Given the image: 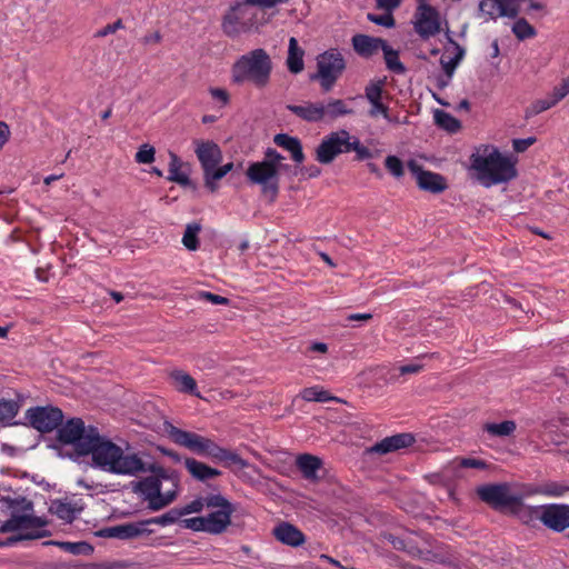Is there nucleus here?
<instances>
[{
  "label": "nucleus",
  "instance_id": "37",
  "mask_svg": "<svg viewBox=\"0 0 569 569\" xmlns=\"http://www.w3.org/2000/svg\"><path fill=\"white\" fill-rule=\"evenodd\" d=\"M200 231H201L200 223L192 222V223L187 224L183 237H182V243L188 250L194 251L199 248L198 233Z\"/></svg>",
  "mask_w": 569,
  "mask_h": 569
},
{
  "label": "nucleus",
  "instance_id": "47",
  "mask_svg": "<svg viewBox=\"0 0 569 569\" xmlns=\"http://www.w3.org/2000/svg\"><path fill=\"white\" fill-rule=\"evenodd\" d=\"M383 84H385V81L383 80H378V81H371L367 87H366V90H365V93H366V98L367 100L371 103V102H376L378 100H381V94H382V90H383Z\"/></svg>",
  "mask_w": 569,
  "mask_h": 569
},
{
  "label": "nucleus",
  "instance_id": "62",
  "mask_svg": "<svg viewBox=\"0 0 569 569\" xmlns=\"http://www.w3.org/2000/svg\"><path fill=\"white\" fill-rule=\"evenodd\" d=\"M209 91L213 99L221 101L223 106L228 104L229 93L227 92V90L221 88H210Z\"/></svg>",
  "mask_w": 569,
  "mask_h": 569
},
{
  "label": "nucleus",
  "instance_id": "10",
  "mask_svg": "<svg viewBox=\"0 0 569 569\" xmlns=\"http://www.w3.org/2000/svg\"><path fill=\"white\" fill-rule=\"evenodd\" d=\"M234 506L221 493H210L208 508L203 518L207 523L208 533H222L228 527H238L232 520Z\"/></svg>",
  "mask_w": 569,
  "mask_h": 569
},
{
  "label": "nucleus",
  "instance_id": "3",
  "mask_svg": "<svg viewBox=\"0 0 569 569\" xmlns=\"http://www.w3.org/2000/svg\"><path fill=\"white\" fill-rule=\"evenodd\" d=\"M163 431L176 445L187 448L198 456L224 462L227 466L234 465L240 468L247 466V462L238 453L221 448L210 438L196 432L182 430L169 421L163 423Z\"/></svg>",
  "mask_w": 569,
  "mask_h": 569
},
{
  "label": "nucleus",
  "instance_id": "46",
  "mask_svg": "<svg viewBox=\"0 0 569 569\" xmlns=\"http://www.w3.org/2000/svg\"><path fill=\"white\" fill-rule=\"evenodd\" d=\"M209 495L206 497H199L192 500L190 503L186 505L182 509H178L181 512V517L184 515L201 512L203 509L208 508Z\"/></svg>",
  "mask_w": 569,
  "mask_h": 569
},
{
  "label": "nucleus",
  "instance_id": "32",
  "mask_svg": "<svg viewBox=\"0 0 569 569\" xmlns=\"http://www.w3.org/2000/svg\"><path fill=\"white\" fill-rule=\"evenodd\" d=\"M382 52L386 67L389 71L396 74H403L407 71L405 64L399 59V52L392 49L390 46H388L387 42L382 48Z\"/></svg>",
  "mask_w": 569,
  "mask_h": 569
},
{
  "label": "nucleus",
  "instance_id": "22",
  "mask_svg": "<svg viewBox=\"0 0 569 569\" xmlns=\"http://www.w3.org/2000/svg\"><path fill=\"white\" fill-rule=\"evenodd\" d=\"M287 109L307 122L323 121L322 102H306L305 104H288Z\"/></svg>",
  "mask_w": 569,
  "mask_h": 569
},
{
  "label": "nucleus",
  "instance_id": "52",
  "mask_svg": "<svg viewBox=\"0 0 569 569\" xmlns=\"http://www.w3.org/2000/svg\"><path fill=\"white\" fill-rule=\"evenodd\" d=\"M197 296L199 299L209 301L213 305H229L230 302L228 298L208 291H199Z\"/></svg>",
  "mask_w": 569,
  "mask_h": 569
},
{
  "label": "nucleus",
  "instance_id": "29",
  "mask_svg": "<svg viewBox=\"0 0 569 569\" xmlns=\"http://www.w3.org/2000/svg\"><path fill=\"white\" fill-rule=\"evenodd\" d=\"M181 166L182 163L180 158L176 153L170 152L168 180L177 182L182 187H190L192 189H196V184L189 179L188 174L186 172L180 171Z\"/></svg>",
  "mask_w": 569,
  "mask_h": 569
},
{
  "label": "nucleus",
  "instance_id": "1",
  "mask_svg": "<svg viewBox=\"0 0 569 569\" xmlns=\"http://www.w3.org/2000/svg\"><path fill=\"white\" fill-rule=\"evenodd\" d=\"M82 447L83 456L91 455L96 467L111 473L136 476L144 469V462L138 455H124L119 446L101 436L98 429L88 438L86 447Z\"/></svg>",
  "mask_w": 569,
  "mask_h": 569
},
{
  "label": "nucleus",
  "instance_id": "58",
  "mask_svg": "<svg viewBox=\"0 0 569 569\" xmlns=\"http://www.w3.org/2000/svg\"><path fill=\"white\" fill-rule=\"evenodd\" d=\"M41 537L42 536H9L7 539L0 540V547H13L24 539H36Z\"/></svg>",
  "mask_w": 569,
  "mask_h": 569
},
{
  "label": "nucleus",
  "instance_id": "5",
  "mask_svg": "<svg viewBox=\"0 0 569 569\" xmlns=\"http://www.w3.org/2000/svg\"><path fill=\"white\" fill-rule=\"evenodd\" d=\"M272 61L264 49L258 48L241 56L232 67L236 83L250 82L256 88H266L270 82Z\"/></svg>",
  "mask_w": 569,
  "mask_h": 569
},
{
  "label": "nucleus",
  "instance_id": "6",
  "mask_svg": "<svg viewBox=\"0 0 569 569\" xmlns=\"http://www.w3.org/2000/svg\"><path fill=\"white\" fill-rule=\"evenodd\" d=\"M477 495L490 508L502 513L517 516L527 521L529 506L523 503V496L513 492L507 482L488 483L477 488Z\"/></svg>",
  "mask_w": 569,
  "mask_h": 569
},
{
  "label": "nucleus",
  "instance_id": "13",
  "mask_svg": "<svg viewBox=\"0 0 569 569\" xmlns=\"http://www.w3.org/2000/svg\"><path fill=\"white\" fill-rule=\"evenodd\" d=\"M246 174L256 184L261 186V192L273 202L279 192V173L276 167L270 163L258 161L248 167Z\"/></svg>",
  "mask_w": 569,
  "mask_h": 569
},
{
  "label": "nucleus",
  "instance_id": "30",
  "mask_svg": "<svg viewBox=\"0 0 569 569\" xmlns=\"http://www.w3.org/2000/svg\"><path fill=\"white\" fill-rule=\"evenodd\" d=\"M170 376L176 382V387L180 392L200 397V395L197 392V382L189 373L182 370H174Z\"/></svg>",
  "mask_w": 569,
  "mask_h": 569
},
{
  "label": "nucleus",
  "instance_id": "57",
  "mask_svg": "<svg viewBox=\"0 0 569 569\" xmlns=\"http://www.w3.org/2000/svg\"><path fill=\"white\" fill-rule=\"evenodd\" d=\"M271 533H301V531L289 522H280L272 530Z\"/></svg>",
  "mask_w": 569,
  "mask_h": 569
},
{
  "label": "nucleus",
  "instance_id": "59",
  "mask_svg": "<svg viewBox=\"0 0 569 569\" xmlns=\"http://www.w3.org/2000/svg\"><path fill=\"white\" fill-rule=\"evenodd\" d=\"M440 64L445 71L447 78L451 79L456 68L458 67V62L453 58L446 60L443 57L440 59Z\"/></svg>",
  "mask_w": 569,
  "mask_h": 569
},
{
  "label": "nucleus",
  "instance_id": "26",
  "mask_svg": "<svg viewBox=\"0 0 569 569\" xmlns=\"http://www.w3.org/2000/svg\"><path fill=\"white\" fill-rule=\"evenodd\" d=\"M303 56L305 50L299 47L298 40L295 37H291L289 39L288 57L286 61L288 70L291 73L297 74L303 70Z\"/></svg>",
  "mask_w": 569,
  "mask_h": 569
},
{
  "label": "nucleus",
  "instance_id": "36",
  "mask_svg": "<svg viewBox=\"0 0 569 569\" xmlns=\"http://www.w3.org/2000/svg\"><path fill=\"white\" fill-rule=\"evenodd\" d=\"M233 168V163L229 162L227 164H223L219 168L211 169L210 171L206 172L204 176V184L206 187L211 191L216 192L218 189V184L216 183L217 180L222 179L227 173H229Z\"/></svg>",
  "mask_w": 569,
  "mask_h": 569
},
{
  "label": "nucleus",
  "instance_id": "4",
  "mask_svg": "<svg viewBox=\"0 0 569 569\" xmlns=\"http://www.w3.org/2000/svg\"><path fill=\"white\" fill-rule=\"evenodd\" d=\"M140 472L152 473L134 485V490L144 496L151 509H162L176 499L179 477L174 471H168L156 463H144Z\"/></svg>",
  "mask_w": 569,
  "mask_h": 569
},
{
  "label": "nucleus",
  "instance_id": "17",
  "mask_svg": "<svg viewBox=\"0 0 569 569\" xmlns=\"http://www.w3.org/2000/svg\"><path fill=\"white\" fill-rule=\"evenodd\" d=\"M413 18L415 31L423 40L435 37L441 31L440 13L432 6H418Z\"/></svg>",
  "mask_w": 569,
  "mask_h": 569
},
{
  "label": "nucleus",
  "instance_id": "21",
  "mask_svg": "<svg viewBox=\"0 0 569 569\" xmlns=\"http://www.w3.org/2000/svg\"><path fill=\"white\" fill-rule=\"evenodd\" d=\"M387 41L381 38L370 37L367 34L358 33L351 39L352 48L358 56L369 59L379 50H382Z\"/></svg>",
  "mask_w": 569,
  "mask_h": 569
},
{
  "label": "nucleus",
  "instance_id": "18",
  "mask_svg": "<svg viewBox=\"0 0 569 569\" xmlns=\"http://www.w3.org/2000/svg\"><path fill=\"white\" fill-rule=\"evenodd\" d=\"M407 166L421 190L440 193L447 189L446 179L441 174L425 170L416 160L408 161Z\"/></svg>",
  "mask_w": 569,
  "mask_h": 569
},
{
  "label": "nucleus",
  "instance_id": "35",
  "mask_svg": "<svg viewBox=\"0 0 569 569\" xmlns=\"http://www.w3.org/2000/svg\"><path fill=\"white\" fill-rule=\"evenodd\" d=\"M49 511L68 522H71L76 517V508L72 506L71 502L64 500L51 501Z\"/></svg>",
  "mask_w": 569,
  "mask_h": 569
},
{
  "label": "nucleus",
  "instance_id": "20",
  "mask_svg": "<svg viewBox=\"0 0 569 569\" xmlns=\"http://www.w3.org/2000/svg\"><path fill=\"white\" fill-rule=\"evenodd\" d=\"M415 442V437L411 433H398L391 437H386L368 449L371 453L386 455L402 448H407Z\"/></svg>",
  "mask_w": 569,
  "mask_h": 569
},
{
  "label": "nucleus",
  "instance_id": "45",
  "mask_svg": "<svg viewBox=\"0 0 569 569\" xmlns=\"http://www.w3.org/2000/svg\"><path fill=\"white\" fill-rule=\"evenodd\" d=\"M506 0H481L478 6L479 11H487V7H491V9H498V14L501 16H512L516 11L507 10L503 6Z\"/></svg>",
  "mask_w": 569,
  "mask_h": 569
},
{
  "label": "nucleus",
  "instance_id": "53",
  "mask_svg": "<svg viewBox=\"0 0 569 569\" xmlns=\"http://www.w3.org/2000/svg\"><path fill=\"white\" fill-rule=\"evenodd\" d=\"M283 157L274 149L268 148L266 151V158L262 160L263 162L270 163L272 167L279 169Z\"/></svg>",
  "mask_w": 569,
  "mask_h": 569
},
{
  "label": "nucleus",
  "instance_id": "50",
  "mask_svg": "<svg viewBox=\"0 0 569 569\" xmlns=\"http://www.w3.org/2000/svg\"><path fill=\"white\" fill-rule=\"evenodd\" d=\"M556 106L555 100L550 97L549 99H540L531 104V108L527 111V117L536 116L542 111L550 109Z\"/></svg>",
  "mask_w": 569,
  "mask_h": 569
},
{
  "label": "nucleus",
  "instance_id": "61",
  "mask_svg": "<svg viewBox=\"0 0 569 569\" xmlns=\"http://www.w3.org/2000/svg\"><path fill=\"white\" fill-rule=\"evenodd\" d=\"M379 113H381L386 119H389L388 107L385 106L381 102V100L371 102V109L369 110V114L371 117H377Z\"/></svg>",
  "mask_w": 569,
  "mask_h": 569
},
{
  "label": "nucleus",
  "instance_id": "38",
  "mask_svg": "<svg viewBox=\"0 0 569 569\" xmlns=\"http://www.w3.org/2000/svg\"><path fill=\"white\" fill-rule=\"evenodd\" d=\"M19 409L18 401L0 399V423H9L18 415Z\"/></svg>",
  "mask_w": 569,
  "mask_h": 569
},
{
  "label": "nucleus",
  "instance_id": "28",
  "mask_svg": "<svg viewBox=\"0 0 569 569\" xmlns=\"http://www.w3.org/2000/svg\"><path fill=\"white\" fill-rule=\"evenodd\" d=\"M323 109V121H332L337 118L353 114V109L348 107L346 100L342 99H330L326 104L322 103Z\"/></svg>",
  "mask_w": 569,
  "mask_h": 569
},
{
  "label": "nucleus",
  "instance_id": "41",
  "mask_svg": "<svg viewBox=\"0 0 569 569\" xmlns=\"http://www.w3.org/2000/svg\"><path fill=\"white\" fill-rule=\"evenodd\" d=\"M536 492L547 497H562L569 492V486L556 481H550L541 485L536 490Z\"/></svg>",
  "mask_w": 569,
  "mask_h": 569
},
{
  "label": "nucleus",
  "instance_id": "15",
  "mask_svg": "<svg viewBox=\"0 0 569 569\" xmlns=\"http://www.w3.org/2000/svg\"><path fill=\"white\" fill-rule=\"evenodd\" d=\"M350 139V133L345 129L329 133L317 147L316 160L322 164L331 163L337 156L347 152V144Z\"/></svg>",
  "mask_w": 569,
  "mask_h": 569
},
{
  "label": "nucleus",
  "instance_id": "40",
  "mask_svg": "<svg viewBox=\"0 0 569 569\" xmlns=\"http://www.w3.org/2000/svg\"><path fill=\"white\" fill-rule=\"evenodd\" d=\"M512 32L519 40L533 38L537 34L536 29L525 18L516 20L512 26Z\"/></svg>",
  "mask_w": 569,
  "mask_h": 569
},
{
  "label": "nucleus",
  "instance_id": "19",
  "mask_svg": "<svg viewBox=\"0 0 569 569\" xmlns=\"http://www.w3.org/2000/svg\"><path fill=\"white\" fill-rule=\"evenodd\" d=\"M196 154L203 169V174L214 169L222 158L220 148L212 141H197Z\"/></svg>",
  "mask_w": 569,
  "mask_h": 569
},
{
  "label": "nucleus",
  "instance_id": "54",
  "mask_svg": "<svg viewBox=\"0 0 569 569\" xmlns=\"http://www.w3.org/2000/svg\"><path fill=\"white\" fill-rule=\"evenodd\" d=\"M536 141L537 139L535 137H528L526 139H513L512 147L516 152H525Z\"/></svg>",
  "mask_w": 569,
  "mask_h": 569
},
{
  "label": "nucleus",
  "instance_id": "24",
  "mask_svg": "<svg viewBox=\"0 0 569 569\" xmlns=\"http://www.w3.org/2000/svg\"><path fill=\"white\" fill-rule=\"evenodd\" d=\"M184 466L191 477L201 482H206L209 479L217 478L221 475L220 470L211 468L210 466L198 461L194 458H186Z\"/></svg>",
  "mask_w": 569,
  "mask_h": 569
},
{
  "label": "nucleus",
  "instance_id": "27",
  "mask_svg": "<svg viewBox=\"0 0 569 569\" xmlns=\"http://www.w3.org/2000/svg\"><path fill=\"white\" fill-rule=\"evenodd\" d=\"M390 542L396 549L405 550L408 552V555L412 557H417L419 559L423 560H433L436 559V553H433L430 550L421 549L415 545H412L410 541L407 542L402 536H389Z\"/></svg>",
  "mask_w": 569,
  "mask_h": 569
},
{
  "label": "nucleus",
  "instance_id": "44",
  "mask_svg": "<svg viewBox=\"0 0 569 569\" xmlns=\"http://www.w3.org/2000/svg\"><path fill=\"white\" fill-rule=\"evenodd\" d=\"M385 167L396 179L405 174L403 162L397 156H388L385 159Z\"/></svg>",
  "mask_w": 569,
  "mask_h": 569
},
{
  "label": "nucleus",
  "instance_id": "60",
  "mask_svg": "<svg viewBox=\"0 0 569 569\" xmlns=\"http://www.w3.org/2000/svg\"><path fill=\"white\" fill-rule=\"evenodd\" d=\"M402 0H376L377 9L393 11L400 7Z\"/></svg>",
  "mask_w": 569,
  "mask_h": 569
},
{
  "label": "nucleus",
  "instance_id": "43",
  "mask_svg": "<svg viewBox=\"0 0 569 569\" xmlns=\"http://www.w3.org/2000/svg\"><path fill=\"white\" fill-rule=\"evenodd\" d=\"M178 527L180 529H191L193 531H206L207 532V523L203 516L193 517L189 519H181L177 521Z\"/></svg>",
  "mask_w": 569,
  "mask_h": 569
},
{
  "label": "nucleus",
  "instance_id": "2",
  "mask_svg": "<svg viewBox=\"0 0 569 569\" xmlns=\"http://www.w3.org/2000/svg\"><path fill=\"white\" fill-rule=\"evenodd\" d=\"M470 168L483 187L509 182L518 174L516 160L503 156L496 147L480 146L470 158Z\"/></svg>",
  "mask_w": 569,
  "mask_h": 569
},
{
  "label": "nucleus",
  "instance_id": "8",
  "mask_svg": "<svg viewBox=\"0 0 569 569\" xmlns=\"http://www.w3.org/2000/svg\"><path fill=\"white\" fill-rule=\"evenodd\" d=\"M258 3L242 0L236 2L222 17L221 29L229 38H236L249 32L257 26V11L253 7Z\"/></svg>",
  "mask_w": 569,
  "mask_h": 569
},
{
  "label": "nucleus",
  "instance_id": "51",
  "mask_svg": "<svg viewBox=\"0 0 569 569\" xmlns=\"http://www.w3.org/2000/svg\"><path fill=\"white\" fill-rule=\"evenodd\" d=\"M569 94V76L562 79L561 83L553 88L550 97L555 100L556 104Z\"/></svg>",
  "mask_w": 569,
  "mask_h": 569
},
{
  "label": "nucleus",
  "instance_id": "31",
  "mask_svg": "<svg viewBox=\"0 0 569 569\" xmlns=\"http://www.w3.org/2000/svg\"><path fill=\"white\" fill-rule=\"evenodd\" d=\"M58 546L66 552L72 555H91L93 547L86 541L68 542V541H46L43 546Z\"/></svg>",
  "mask_w": 569,
  "mask_h": 569
},
{
  "label": "nucleus",
  "instance_id": "64",
  "mask_svg": "<svg viewBox=\"0 0 569 569\" xmlns=\"http://www.w3.org/2000/svg\"><path fill=\"white\" fill-rule=\"evenodd\" d=\"M423 366L419 363H409L399 367L400 375H413L422 370Z\"/></svg>",
  "mask_w": 569,
  "mask_h": 569
},
{
  "label": "nucleus",
  "instance_id": "56",
  "mask_svg": "<svg viewBox=\"0 0 569 569\" xmlns=\"http://www.w3.org/2000/svg\"><path fill=\"white\" fill-rule=\"evenodd\" d=\"M283 545L299 547L305 543V536H276Z\"/></svg>",
  "mask_w": 569,
  "mask_h": 569
},
{
  "label": "nucleus",
  "instance_id": "23",
  "mask_svg": "<svg viewBox=\"0 0 569 569\" xmlns=\"http://www.w3.org/2000/svg\"><path fill=\"white\" fill-rule=\"evenodd\" d=\"M296 465L303 478L310 481H318V471L322 468V460L310 453H302L297 457Z\"/></svg>",
  "mask_w": 569,
  "mask_h": 569
},
{
  "label": "nucleus",
  "instance_id": "33",
  "mask_svg": "<svg viewBox=\"0 0 569 569\" xmlns=\"http://www.w3.org/2000/svg\"><path fill=\"white\" fill-rule=\"evenodd\" d=\"M516 429L517 425L513 420H505L500 423L488 422L483 425V431L492 437H509Z\"/></svg>",
  "mask_w": 569,
  "mask_h": 569
},
{
  "label": "nucleus",
  "instance_id": "42",
  "mask_svg": "<svg viewBox=\"0 0 569 569\" xmlns=\"http://www.w3.org/2000/svg\"><path fill=\"white\" fill-rule=\"evenodd\" d=\"M355 151L356 159L358 161L371 159L373 157L372 152L365 146L361 144L360 140L353 137V140H348L347 152Z\"/></svg>",
  "mask_w": 569,
  "mask_h": 569
},
{
  "label": "nucleus",
  "instance_id": "39",
  "mask_svg": "<svg viewBox=\"0 0 569 569\" xmlns=\"http://www.w3.org/2000/svg\"><path fill=\"white\" fill-rule=\"evenodd\" d=\"M301 397L306 401H318V402H327V401H340L337 397H331L328 391L319 389L317 387L305 388L301 392Z\"/></svg>",
  "mask_w": 569,
  "mask_h": 569
},
{
  "label": "nucleus",
  "instance_id": "7",
  "mask_svg": "<svg viewBox=\"0 0 569 569\" xmlns=\"http://www.w3.org/2000/svg\"><path fill=\"white\" fill-rule=\"evenodd\" d=\"M11 517L0 528V531L32 530L46 527L49 521L44 517L33 516V503L26 497L4 498Z\"/></svg>",
  "mask_w": 569,
  "mask_h": 569
},
{
  "label": "nucleus",
  "instance_id": "49",
  "mask_svg": "<svg viewBox=\"0 0 569 569\" xmlns=\"http://www.w3.org/2000/svg\"><path fill=\"white\" fill-rule=\"evenodd\" d=\"M154 148L148 143H144L139 148L134 159L138 163H151L154 161Z\"/></svg>",
  "mask_w": 569,
  "mask_h": 569
},
{
  "label": "nucleus",
  "instance_id": "25",
  "mask_svg": "<svg viewBox=\"0 0 569 569\" xmlns=\"http://www.w3.org/2000/svg\"><path fill=\"white\" fill-rule=\"evenodd\" d=\"M273 142L284 150L289 151L291 159L296 163H302L305 161V153L302 150L301 141L297 137L289 136L287 133H278L273 138Z\"/></svg>",
  "mask_w": 569,
  "mask_h": 569
},
{
  "label": "nucleus",
  "instance_id": "14",
  "mask_svg": "<svg viewBox=\"0 0 569 569\" xmlns=\"http://www.w3.org/2000/svg\"><path fill=\"white\" fill-rule=\"evenodd\" d=\"M26 419L30 427L41 433H48L57 430L63 421V412L60 408L53 406H37L26 411Z\"/></svg>",
  "mask_w": 569,
  "mask_h": 569
},
{
  "label": "nucleus",
  "instance_id": "16",
  "mask_svg": "<svg viewBox=\"0 0 569 569\" xmlns=\"http://www.w3.org/2000/svg\"><path fill=\"white\" fill-rule=\"evenodd\" d=\"M181 512L178 509H171L164 515L140 521L138 523H128L121 526H114L109 528H102L93 533H152V530L148 528L149 525H169L180 520Z\"/></svg>",
  "mask_w": 569,
  "mask_h": 569
},
{
  "label": "nucleus",
  "instance_id": "9",
  "mask_svg": "<svg viewBox=\"0 0 569 569\" xmlns=\"http://www.w3.org/2000/svg\"><path fill=\"white\" fill-rule=\"evenodd\" d=\"M346 69V61L338 49H330L317 57V72L310 74L311 81H319L322 92L331 91Z\"/></svg>",
  "mask_w": 569,
  "mask_h": 569
},
{
  "label": "nucleus",
  "instance_id": "55",
  "mask_svg": "<svg viewBox=\"0 0 569 569\" xmlns=\"http://www.w3.org/2000/svg\"><path fill=\"white\" fill-rule=\"evenodd\" d=\"M122 28H123L122 20L118 19L116 22L109 23L106 27H103L102 29L98 30L96 32L94 37L103 38L108 34L114 33L118 29H122Z\"/></svg>",
  "mask_w": 569,
  "mask_h": 569
},
{
  "label": "nucleus",
  "instance_id": "48",
  "mask_svg": "<svg viewBox=\"0 0 569 569\" xmlns=\"http://www.w3.org/2000/svg\"><path fill=\"white\" fill-rule=\"evenodd\" d=\"M367 19L370 22H373L378 26H382L386 28H393L396 26V20L392 16V11H385L383 14L368 13Z\"/></svg>",
  "mask_w": 569,
  "mask_h": 569
},
{
  "label": "nucleus",
  "instance_id": "12",
  "mask_svg": "<svg viewBox=\"0 0 569 569\" xmlns=\"http://www.w3.org/2000/svg\"><path fill=\"white\" fill-rule=\"evenodd\" d=\"M94 426H86L81 418L74 417L68 419L57 429V441L64 446H72L78 456H83L84 449L88 442V438L93 436L97 431Z\"/></svg>",
  "mask_w": 569,
  "mask_h": 569
},
{
  "label": "nucleus",
  "instance_id": "63",
  "mask_svg": "<svg viewBox=\"0 0 569 569\" xmlns=\"http://www.w3.org/2000/svg\"><path fill=\"white\" fill-rule=\"evenodd\" d=\"M460 466L462 468H478V469H481V468L486 467V462L483 460H479V459L463 458L460 461Z\"/></svg>",
  "mask_w": 569,
  "mask_h": 569
},
{
  "label": "nucleus",
  "instance_id": "34",
  "mask_svg": "<svg viewBox=\"0 0 569 569\" xmlns=\"http://www.w3.org/2000/svg\"><path fill=\"white\" fill-rule=\"evenodd\" d=\"M433 118L436 124L448 132L455 133L461 128L460 121L443 110H435Z\"/></svg>",
  "mask_w": 569,
  "mask_h": 569
},
{
  "label": "nucleus",
  "instance_id": "11",
  "mask_svg": "<svg viewBox=\"0 0 569 569\" xmlns=\"http://www.w3.org/2000/svg\"><path fill=\"white\" fill-rule=\"evenodd\" d=\"M539 520L549 530L562 532L569 529V505L548 503L528 508L527 521Z\"/></svg>",
  "mask_w": 569,
  "mask_h": 569
}]
</instances>
